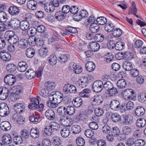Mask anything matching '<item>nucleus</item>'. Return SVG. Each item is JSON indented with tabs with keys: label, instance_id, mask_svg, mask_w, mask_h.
<instances>
[{
	"label": "nucleus",
	"instance_id": "bb28decb",
	"mask_svg": "<svg viewBox=\"0 0 146 146\" xmlns=\"http://www.w3.org/2000/svg\"><path fill=\"white\" fill-rule=\"evenodd\" d=\"M35 53V50L32 48H27L25 52L26 56L29 58H32L33 57Z\"/></svg>",
	"mask_w": 146,
	"mask_h": 146
},
{
	"label": "nucleus",
	"instance_id": "dca6fc26",
	"mask_svg": "<svg viewBox=\"0 0 146 146\" xmlns=\"http://www.w3.org/2000/svg\"><path fill=\"white\" fill-rule=\"evenodd\" d=\"M9 13L11 15H16L18 14L19 10L17 7L15 6H11L8 9Z\"/></svg>",
	"mask_w": 146,
	"mask_h": 146
},
{
	"label": "nucleus",
	"instance_id": "864d4df0",
	"mask_svg": "<svg viewBox=\"0 0 146 146\" xmlns=\"http://www.w3.org/2000/svg\"><path fill=\"white\" fill-rule=\"evenodd\" d=\"M76 143L78 146H83L85 144V141L83 138L79 137L76 138Z\"/></svg>",
	"mask_w": 146,
	"mask_h": 146
},
{
	"label": "nucleus",
	"instance_id": "393cba45",
	"mask_svg": "<svg viewBox=\"0 0 146 146\" xmlns=\"http://www.w3.org/2000/svg\"><path fill=\"white\" fill-rule=\"evenodd\" d=\"M25 75L27 78L29 79H32L35 76L36 73L33 70L29 69L26 72Z\"/></svg>",
	"mask_w": 146,
	"mask_h": 146
},
{
	"label": "nucleus",
	"instance_id": "a18cd8bd",
	"mask_svg": "<svg viewBox=\"0 0 146 146\" xmlns=\"http://www.w3.org/2000/svg\"><path fill=\"white\" fill-rule=\"evenodd\" d=\"M6 69L9 72H13L16 69V66L13 64H9L6 66Z\"/></svg>",
	"mask_w": 146,
	"mask_h": 146
},
{
	"label": "nucleus",
	"instance_id": "0eeeda50",
	"mask_svg": "<svg viewBox=\"0 0 146 146\" xmlns=\"http://www.w3.org/2000/svg\"><path fill=\"white\" fill-rule=\"evenodd\" d=\"M14 109L17 113H20L25 110V106L22 103H17L14 105Z\"/></svg>",
	"mask_w": 146,
	"mask_h": 146
},
{
	"label": "nucleus",
	"instance_id": "c85d7f7f",
	"mask_svg": "<svg viewBox=\"0 0 146 146\" xmlns=\"http://www.w3.org/2000/svg\"><path fill=\"white\" fill-rule=\"evenodd\" d=\"M60 35L58 34L56 32L55 35H53L52 37L48 39V42L50 44L54 43L56 41L59 40V37Z\"/></svg>",
	"mask_w": 146,
	"mask_h": 146
},
{
	"label": "nucleus",
	"instance_id": "ddd939ff",
	"mask_svg": "<svg viewBox=\"0 0 146 146\" xmlns=\"http://www.w3.org/2000/svg\"><path fill=\"white\" fill-rule=\"evenodd\" d=\"M27 7L30 9L35 10L37 8V2L34 0H30L27 3Z\"/></svg>",
	"mask_w": 146,
	"mask_h": 146
},
{
	"label": "nucleus",
	"instance_id": "4be33fe9",
	"mask_svg": "<svg viewBox=\"0 0 146 146\" xmlns=\"http://www.w3.org/2000/svg\"><path fill=\"white\" fill-rule=\"evenodd\" d=\"M89 48L91 49L92 51L96 52L100 48V45L99 44L96 42H92L90 43Z\"/></svg>",
	"mask_w": 146,
	"mask_h": 146
},
{
	"label": "nucleus",
	"instance_id": "774afa93",
	"mask_svg": "<svg viewBox=\"0 0 146 146\" xmlns=\"http://www.w3.org/2000/svg\"><path fill=\"white\" fill-rule=\"evenodd\" d=\"M145 143V141L141 139L137 140L135 141V146H144Z\"/></svg>",
	"mask_w": 146,
	"mask_h": 146
},
{
	"label": "nucleus",
	"instance_id": "412c9836",
	"mask_svg": "<svg viewBox=\"0 0 146 146\" xmlns=\"http://www.w3.org/2000/svg\"><path fill=\"white\" fill-rule=\"evenodd\" d=\"M83 103V101L80 97H77L72 101V103L74 106L78 108Z\"/></svg>",
	"mask_w": 146,
	"mask_h": 146
},
{
	"label": "nucleus",
	"instance_id": "4468645a",
	"mask_svg": "<svg viewBox=\"0 0 146 146\" xmlns=\"http://www.w3.org/2000/svg\"><path fill=\"white\" fill-rule=\"evenodd\" d=\"M19 47L22 49H25L27 48L28 46V43L27 40L23 38L20 39L18 42Z\"/></svg>",
	"mask_w": 146,
	"mask_h": 146
},
{
	"label": "nucleus",
	"instance_id": "20e7f679",
	"mask_svg": "<svg viewBox=\"0 0 146 146\" xmlns=\"http://www.w3.org/2000/svg\"><path fill=\"white\" fill-rule=\"evenodd\" d=\"M10 112L9 109L5 103L0 104V115L1 116H5L8 115Z\"/></svg>",
	"mask_w": 146,
	"mask_h": 146
},
{
	"label": "nucleus",
	"instance_id": "8fccbe9b",
	"mask_svg": "<svg viewBox=\"0 0 146 146\" xmlns=\"http://www.w3.org/2000/svg\"><path fill=\"white\" fill-rule=\"evenodd\" d=\"M58 95L59 96V98L60 99V100L59 102H60V103L62 101L64 103H66L67 100H68V98H69L68 97L66 96H64L63 94H62L60 92H58Z\"/></svg>",
	"mask_w": 146,
	"mask_h": 146
},
{
	"label": "nucleus",
	"instance_id": "6e6552de",
	"mask_svg": "<svg viewBox=\"0 0 146 146\" xmlns=\"http://www.w3.org/2000/svg\"><path fill=\"white\" fill-rule=\"evenodd\" d=\"M103 88L105 91L113 90V91H117L116 88L113 87L112 83L110 81L106 82L103 85Z\"/></svg>",
	"mask_w": 146,
	"mask_h": 146
},
{
	"label": "nucleus",
	"instance_id": "5fc2aeb1",
	"mask_svg": "<svg viewBox=\"0 0 146 146\" xmlns=\"http://www.w3.org/2000/svg\"><path fill=\"white\" fill-rule=\"evenodd\" d=\"M124 57L125 59L130 60L133 58V54L129 52H124Z\"/></svg>",
	"mask_w": 146,
	"mask_h": 146
},
{
	"label": "nucleus",
	"instance_id": "2f4dec72",
	"mask_svg": "<svg viewBox=\"0 0 146 146\" xmlns=\"http://www.w3.org/2000/svg\"><path fill=\"white\" fill-rule=\"evenodd\" d=\"M12 29H17L20 26V22L18 19L14 18L12 19Z\"/></svg>",
	"mask_w": 146,
	"mask_h": 146
},
{
	"label": "nucleus",
	"instance_id": "7ed1b4c3",
	"mask_svg": "<svg viewBox=\"0 0 146 146\" xmlns=\"http://www.w3.org/2000/svg\"><path fill=\"white\" fill-rule=\"evenodd\" d=\"M16 77L12 74L6 75L4 78V82L9 85H12L16 82Z\"/></svg>",
	"mask_w": 146,
	"mask_h": 146
},
{
	"label": "nucleus",
	"instance_id": "a878e982",
	"mask_svg": "<svg viewBox=\"0 0 146 146\" xmlns=\"http://www.w3.org/2000/svg\"><path fill=\"white\" fill-rule=\"evenodd\" d=\"M64 91H76V87L73 85L69 84L65 85L63 87Z\"/></svg>",
	"mask_w": 146,
	"mask_h": 146
},
{
	"label": "nucleus",
	"instance_id": "9d476101",
	"mask_svg": "<svg viewBox=\"0 0 146 146\" xmlns=\"http://www.w3.org/2000/svg\"><path fill=\"white\" fill-rule=\"evenodd\" d=\"M123 123L126 125H131L133 122V118L130 115H125L123 117Z\"/></svg>",
	"mask_w": 146,
	"mask_h": 146
},
{
	"label": "nucleus",
	"instance_id": "1a4fd4ad",
	"mask_svg": "<svg viewBox=\"0 0 146 146\" xmlns=\"http://www.w3.org/2000/svg\"><path fill=\"white\" fill-rule=\"evenodd\" d=\"M45 86L46 87V90L45 88H42L41 89L42 91H51L54 89L55 87V84L54 82L51 81H48L45 84Z\"/></svg>",
	"mask_w": 146,
	"mask_h": 146
},
{
	"label": "nucleus",
	"instance_id": "3c124183",
	"mask_svg": "<svg viewBox=\"0 0 146 146\" xmlns=\"http://www.w3.org/2000/svg\"><path fill=\"white\" fill-rule=\"evenodd\" d=\"M122 31L119 28L114 29L112 31V35L113 36L117 37L120 36L122 34Z\"/></svg>",
	"mask_w": 146,
	"mask_h": 146
},
{
	"label": "nucleus",
	"instance_id": "79ce46f5",
	"mask_svg": "<svg viewBox=\"0 0 146 146\" xmlns=\"http://www.w3.org/2000/svg\"><path fill=\"white\" fill-rule=\"evenodd\" d=\"M60 127V125L55 122H52L49 124V127L51 128L52 131L57 130Z\"/></svg>",
	"mask_w": 146,
	"mask_h": 146
},
{
	"label": "nucleus",
	"instance_id": "e433bc0d",
	"mask_svg": "<svg viewBox=\"0 0 146 146\" xmlns=\"http://www.w3.org/2000/svg\"><path fill=\"white\" fill-rule=\"evenodd\" d=\"M136 123L137 126L142 127H144L146 125V120L144 118H140L137 119Z\"/></svg>",
	"mask_w": 146,
	"mask_h": 146
},
{
	"label": "nucleus",
	"instance_id": "58836bf2",
	"mask_svg": "<svg viewBox=\"0 0 146 146\" xmlns=\"http://www.w3.org/2000/svg\"><path fill=\"white\" fill-rule=\"evenodd\" d=\"M38 52L40 56L45 57L48 55L47 48H46L42 47L39 50Z\"/></svg>",
	"mask_w": 146,
	"mask_h": 146
},
{
	"label": "nucleus",
	"instance_id": "0e129e2a",
	"mask_svg": "<svg viewBox=\"0 0 146 146\" xmlns=\"http://www.w3.org/2000/svg\"><path fill=\"white\" fill-rule=\"evenodd\" d=\"M13 140L16 144H20L23 141L22 137L20 136L16 135L14 137Z\"/></svg>",
	"mask_w": 146,
	"mask_h": 146
},
{
	"label": "nucleus",
	"instance_id": "f257e3e1",
	"mask_svg": "<svg viewBox=\"0 0 146 146\" xmlns=\"http://www.w3.org/2000/svg\"><path fill=\"white\" fill-rule=\"evenodd\" d=\"M5 38L10 44L17 43L19 40L18 36L12 31H7L5 34Z\"/></svg>",
	"mask_w": 146,
	"mask_h": 146
},
{
	"label": "nucleus",
	"instance_id": "bf43d9fd",
	"mask_svg": "<svg viewBox=\"0 0 146 146\" xmlns=\"http://www.w3.org/2000/svg\"><path fill=\"white\" fill-rule=\"evenodd\" d=\"M29 131L26 129H23L21 132L22 137L25 139L28 138L29 136Z\"/></svg>",
	"mask_w": 146,
	"mask_h": 146
},
{
	"label": "nucleus",
	"instance_id": "603ef678",
	"mask_svg": "<svg viewBox=\"0 0 146 146\" xmlns=\"http://www.w3.org/2000/svg\"><path fill=\"white\" fill-rule=\"evenodd\" d=\"M70 57V55L68 54L66 55L64 54H62L59 57L58 60L62 63L64 62L67 61Z\"/></svg>",
	"mask_w": 146,
	"mask_h": 146
},
{
	"label": "nucleus",
	"instance_id": "ea45409f",
	"mask_svg": "<svg viewBox=\"0 0 146 146\" xmlns=\"http://www.w3.org/2000/svg\"><path fill=\"white\" fill-rule=\"evenodd\" d=\"M70 133V130L66 128H64L60 131L61 136L63 137H68Z\"/></svg>",
	"mask_w": 146,
	"mask_h": 146
},
{
	"label": "nucleus",
	"instance_id": "aec40b11",
	"mask_svg": "<svg viewBox=\"0 0 146 146\" xmlns=\"http://www.w3.org/2000/svg\"><path fill=\"white\" fill-rule=\"evenodd\" d=\"M85 66L86 70L89 72L93 71L95 68V64L92 61L87 62Z\"/></svg>",
	"mask_w": 146,
	"mask_h": 146
},
{
	"label": "nucleus",
	"instance_id": "f8f14e48",
	"mask_svg": "<svg viewBox=\"0 0 146 146\" xmlns=\"http://www.w3.org/2000/svg\"><path fill=\"white\" fill-rule=\"evenodd\" d=\"M55 18L58 21L61 22L65 18L66 15L61 11H60L56 12L55 14Z\"/></svg>",
	"mask_w": 146,
	"mask_h": 146
},
{
	"label": "nucleus",
	"instance_id": "69168bd1",
	"mask_svg": "<svg viewBox=\"0 0 146 146\" xmlns=\"http://www.w3.org/2000/svg\"><path fill=\"white\" fill-rule=\"evenodd\" d=\"M15 120L20 124H23L25 121L23 117L20 115H17L15 117Z\"/></svg>",
	"mask_w": 146,
	"mask_h": 146
},
{
	"label": "nucleus",
	"instance_id": "de8ad7c7",
	"mask_svg": "<svg viewBox=\"0 0 146 146\" xmlns=\"http://www.w3.org/2000/svg\"><path fill=\"white\" fill-rule=\"evenodd\" d=\"M111 135L117 137L119 135L120 137H121V135H119L120 131L119 129L117 127H114L113 128L112 130L111 131Z\"/></svg>",
	"mask_w": 146,
	"mask_h": 146
},
{
	"label": "nucleus",
	"instance_id": "9b49d317",
	"mask_svg": "<svg viewBox=\"0 0 146 146\" xmlns=\"http://www.w3.org/2000/svg\"><path fill=\"white\" fill-rule=\"evenodd\" d=\"M46 117L50 120H53L55 117V113L54 110L51 109L47 110L45 113Z\"/></svg>",
	"mask_w": 146,
	"mask_h": 146
},
{
	"label": "nucleus",
	"instance_id": "cd10ccee",
	"mask_svg": "<svg viewBox=\"0 0 146 146\" xmlns=\"http://www.w3.org/2000/svg\"><path fill=\"white\" fill-rule=\"evenodd\" d=\"M100 27L96 23H92L90 25V29L92 33H95L98 31Z\"/></svg>",
	"mask_w": 146,
	"mask_h": 146
},
{
	"label": "nucleus",
	"instance_id": "c756f323",
	"mask_svg": "<svg viewBox=\"0 0 146 146\" xmlns=\"http://www.w3.org/2000/svg\"><path fill=\"white\" fill-rule=\"evenodd\" d=\"M3 143L6 145L9 144L12 141L11 136L9 134L5 135L2 137Z\"/></svg>",
	"mask_w": 146,
	"mask_h": 146
},
{
	"label": "nucleus",
	"instance_id": "f704fd0d",
	"mask_svg": "<svg viewBox=\"0 0 146 146\" xmlns=\"http://www.w3.org/2000/svg\"><path fill=\"white\" fill-rule=\"evenodd\" d=\"M125 44L121 41H118L115 44V48L117 50H121L125 48Z\"/></svg>",
	"mask_w": 146,
	"mask_h": 146
},
{
	"label": "nucleus",
	"instance_id": "2eb2a0df",
	"mask_svg": "<svg viewBox=\"0 0 146 146\" xmlns=\"http://www.w3.org/2000/svg\"><path fill=\"white\" fill-rule=\"evenodd\" d=\"M27 67V64L26 62L21 61L18 63L17 68L19 71L23 72L26 70Z\"/></svg>",
	"mask_w": 146,
	"mask_h": 146
},
{
	"label": "nucleus",
	"instance_id": "6ab92c4d",
	"mask_svg": "<svg viewBox=\"0 0 146 146\" xmlns=\"http://www.w3.org/2000/svg\"><path fill=\"white\" fill-rule=\"evenodd\" d=\"M145 113V110L142 106H139L135 110V113L139 117L142 116Z\"/></svg>",
	"mask_w": 146,
	"mask_h": 146
},
{
	"label": "nucleus",
	"instance_id": "09e8293b",
	"mask_svg": "<svg viewBox=\"0 0 146 146\" xmlns=\"http://www.w3.org/2000/svg\"><path fill=\"white\" fill-rule=\"evenodd\" d=\"M118 88H125L126 85V83L124 79H122L119 80L117 83Z\"/></svg>",
	"mask_w": 146,
	"mask_h": 146
},
{
	"label": "nucleus",
	"instance_id": "338daca9",
	"mask_svg": "<svg viewBox=\"0 0 146 146\" xmlns=\"http://www.w3.org/2000/svg\"><path fill=\"white\" fill-rule=\"evenodd\" d=\"M35 38L36 44L37 45L41 46L44 43V40L41 37L35 36Z\"/></svg>",
	"mask_w": 146,
	"mask_h": 146
},
{
	"label": "nucleus",
	"instance_id": "473e14b6",
	"mask_svg": "<svg viewBox=\"0 0 146 146\" xmlns=\"http://www.w3.org/2000/svg\"><path fill=\"white\" fill-rule=\"evenodd\" d=\"M115 27L111 22L108 23L105 26V29L106 31L108 32H110L113 31L114 30Z\"/></svg>",
	"mask_w": 146,
	"mask_h": 146
},
{
	"label": "nucleus",
	"instance_id": "c03bdc74",
	"mask_svg": "<svg viewBox=\"0 0 146 146\" xmlns=\"http://www.w3.org/2000/svg\"><path fill=\"white\" fill-rule=\"evenodd\" d=\"M72 131L73 133L77 134L79 133L81 131V127L78 125H75L71 128Z\"/></svg>",
	"mask_w": 146,
	"mask_h": 146
},
{
	"label": "nucleus",
	"instance_id": "4c0bfd02",
	"mask_svg": "<svg viewBox=\"0 0 146 146\" xmlns=\"http://www.w3.org/2000/svg\"><path fill=\"white\" fill-rule=\"evenodd\" d=\"M44 9L46 12L49 13L53 12L54 10V6L50 3L45 4Z\"/></svg>",
	"mask_w": 146,
	"mask_h": 146
},
{
	"label": "nucleus",
	"instance_id": "c9c22d12",
	"mask_svg": "<svg viewBox=\"0 0 146 146\" xmlns=\"http://www.w3.org/2000/svg\"><path fill=\"white\" fill-rule=\"evenodd\" d=\"M137 9L136 7L135 3L134 2H132L131 6L129 9V14L135 15L137 13Z\"/></svg>",
	"mask_w": 146,
	"mask_h": 146
},
{
	"label": "nucleus",
	"instance_id": "f03ea898",
	"mask_svg": "<svg viewBox=\"0 0 146 146\" xmlns=\"http://www.w3.org/2000/svg\"><path fill=\"white\" fill-rule=\"evenodd\" d=\"M56 94H53L50 96L49 100L46 102L47 106L49 108H54L58 106V104L60 102L58 101V99L56 98Z\"/></svg>",
	"mask_w": 146,
	"mask_h": 146
},
{
	"label": "nucleus",
	"instance_id": "6e6d98bb",
	"mask_svg": "<svg viewBox=\"0 0 146 146\" xmlns=\"http://www.w3.org/2000/svg\"><path fill=\"white\" fill-rule=\"evenodd\" d=\"M17 92H15L13 93V92H12L9 96L10 98L12 101H15L18 99L19 97V92H17Z\"/></svg>",
	"mask_w": 146,
	"mask_h": 146
},
{
	"label": "nucleus",
	"instance_id": "7c9ffc66",
	"mask_svg": "<svg viewBox=\"0 0 146 146\" xmlns=\"http://www.w3.org/2000/svg\"><path fill=\"white\" fill-rule=\"evenodd\" d=\"M103 102L102 96L101 95L95 96L93 102V104L97 105L100 104Z\"/></svg>",
	"mask_w": 146,
	"mask_h": 146
},
{
	"label": "nucleus",
	"instance_id": "680f3d73",
	"mask_svg": "<svg viewBox=\"0 0 146 146\" xmlns=\"http://www.w3.org/2000/svg\"><path fill=\"white\" fill-rule=\"evenodd\" d=\"M111 128L107 125H105L102 128V131L104 133L108 134L111 133Z\"/></svg>",
	"mask_w": 146,
	"mask_h": 146
},
{
	"label": "nucleus",
	"instance_id": "e2e57ef3",
	"mask_svg": "<svg viewBox=\"0 0 146 146\" xmlns=\"http://www.w3.org/2000/svg\"><path fill=\"white\" fill-rule=\"evenodd\" d=\"M95 113L96 116H100L103 115L104 111L102 108H98L95 109Z\"/></svg>",
	"mask_w": 146,
	"mask_h": 146
},
{
	"label": "nucleus",
	"instance_id": "13d9d810",
	"mask_svg": "<svg viewBox=\"0 0 146 146\" xmlns=\"http://www.w3.org/2000/svg\"><path fill=\"white\" fill-rule=\"evenodd\" d=\"M7 18L6 13L3 11L0 12V22H4Z\"/></svg>",
	"mask_w": 146,
	"mask_h": 146
},
{
	"label": "nucleus",
	"instance_id": "a19ab883",
	"mask_svg": "<svg viewBox=\"0 0 146 146\" xmlns=\"http://www.w3.org/2000/svg\"><path fill=\"white\" fill-rule=\"evenodd\" d=\"M111 117L112 121L115 122H118L121 119V116L117 113L112 114L111 115Z\"/></svg>",
	"mask_w": 146,
	"mask_h": 146
},
{
	"label": "nucleus",
	"instance_id": "4d7b16f0",
	"mask_svg": "<svg viewBox=\"0 0 146 146\" xmlns=\"http://www.w3.org/2000/svg\"><path fill=\"white\" fill-rule=\"evenodd\" d=\"M138 100L140 102H143L146 100V93L141 92L138 95Z\"/></svg>",
	"mask_w": 146,
	"mask_h": 146
},
{
	"label": "nucleus",
	"instance_id": "39448f33",
	"mask_svg": "<svg viewBox=\"0 0 146 146\" xmlns=\"http://www.w3.org/2000/svg\"><path fill=\"white\" fill-rule=\"evenodd\" d=\"M110 106L111 108L113 110L115 111H117L120 108L123 109V110L125 111V106L122 105L120 106V104L119 102L115 100H113L110 102Z\"/></svg>",
	"mask_w": 146,
	"mask_h": 146
},
{
	"label": "nucleus",
	"instance_id": "49530a36",
	"mask_svg": "<svg viewBox=\"0 0 146 146\" xmlns=\"http://www.w3.org/2000/svg\"><path fill=\"white\" fill-rule=\"evenodd\" d=\"M107 21V19L105 17H101L97 18L96 22L99 25H104L106 23Z\"/></svg>",
	"mask_w": 146,
	"mask_h": 146
},
{
	"label": "nucleus",
	"instance_id": "37998d69",
	"mask_svg": "<svg viewBox=\"0 0 146 146\" xmlns=\"http://www.w3.org/2000/svg\"><path fill=\"white\" fill-rule=\"evenodd\" d=\"M57 62V59L56 56L52 54L49 57V63L50 65H54L56 64Z\"/></svg>",
	"mask_w": 146,
	"mask_h": 146
},
{
	"label": "nucleus",
	"instance_id": "72a5a7b5",
	"mask_svg": "<svg viewBox=\"0 0 146 146\" xmlns=\"http://www.w3.org/2000/svg\"><path fill=\"white\" fill-rule=\"evenodd\" d=\"M123 67L125 70L129 71L132 68V65L130 62L125 61L123 63Z\"/></svg>",
	"mask_w": 146,
	"mask_h": 146
},
{
	"label": "nucleus",
	"instance_id": "b1692460",
	"mask_svg": "<svg viewBox=\"0 0 146 146\" xmlns=\"http://www.w3.org/2000/svg\"><path fill=\"white\" fill-rule=\"evenodd\" d=\"M19 27L23 31H26L29 27V24L27 21L23 20L20 22Z\"/></svg>",
	"mask_w": 146,
	"mask_h": 146
},
{
	"label": "nucleus",
	"instance_id": "5701e85b",
	"mask_svg": "<svg viewBox=\"0 0 146 146\" xmlns=\"http://www.w3.org/2000/svg\"><path fill=\"white\" fill-rule=\"evenodd\" d=\"M75 112L74 108L72 106H67L65 109L64 113L65 115L67 114L71 115H73Z\"/></svg>",
	"mask_w": 146,
	"mask_h": 146
},
{
	"label": "nucleus",
	"instance_id": "052dcab7",
	"mask_svg": "<svg viewBox=\"0 0 146 146\" xmlns=\"http://www.w3.org/2000/svg\"><path fill=\"white\" fill-rule=\"evenodd\" d=\"M94 38L98 41L102 42L104 40V36L103 34H97L94 35Z\"/></svg>",
	"mask_w": 146,
	"mask_h": 146
},
{
	"label": "nucleus",
	"instance_id": "a211bd4d",
	"mask_svg": "<svg viewBox=\"0 0 146 146\" xmlns=\"http://www.w3.org/2000/svg\"><path fill=\"white\" fill-rule=\"evenodd\" d=\"M0 126L2 129L5 131L9 130L11 128L10 123L7 121H3L1 122Z\"/></svg>",
	"mask_w": 146,
	"mask_h": 146
},
{
	"label": "nucleus",
	"instance_id": "423d86ee",
	"mask_svg": "<svg viewBox=\"0 0 146 146\" xmlns=\"http://www.w3.org/2000/svg\"><path fill=\"white\" fill-rule=\"evenodd\" d=\"M103 83L101 81H96L94 82L92 88L93 91H104L103 88Z\"/></svg>",
	"mask_w": 146,
	"mask_h": 146
},
{
	"label": "nucleus",
	"instance_id": "f3484780",
	"mask_svg": "<svg viewBox=\"0 0 146 146\" xmlns=\"http://www.w3.org/2000/svg\"><path fill=\"white\" fill-rule=\"evenodd\" d=\"M30 135L34 138H37L39 136V131L37 128H32L30 131Z\"/></svg>",
	"mask_w": 146,
	"mask_h": 146
}]
</instances>
